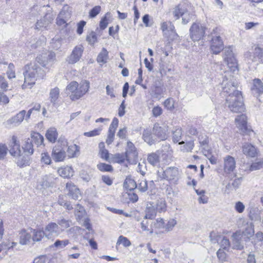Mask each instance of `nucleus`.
<instances>
[{"mask_svg":"<svg viewBox=\"0 0 263 263\" xmlns=\"http://www.w3.org/2000/svg\"><path fill=\"white\" fill-rule=\"evenodd\" d=\"M239 65L236 55L231 53V111L242 112L245 110L241 87Z\"/></svg>","mask_w":263,"mask_h":263,"instance_id":"1","label":"nucleus"},{"mask_svg":"<svg viewBox=\"0 0 263 263\" xmlns=\"http://www.w3.org/2000/svg\"><path fill=\"white\" fill-rule=\"evenodd\" d=\"M24 82L23 89H30L35 83L37 79H43L45 76V71L35 63H30L24 67Z\"/></svg>","mask_w":263,"mask_h":263,"instance_id":"2","label":"nucleus"},{"mask_svg":"<svg viewBox=\"0 0 263 263\" xmlns=\"http://www.w3.org/2000/svg\"><path fill=\"white\" fill-rule=\"evenodd\" d=\"M46 10V13L43 18L37 20L35 24L34 29L39 30L43 29L47 30L49 26L52 24L54 17L55 14L53 13L52 8L49 5L39 6H34L30 11V14L34 16L40 14V12Z\"/></svg>","mask_w":263,"mask_h":263,"instance_id":"3","label":"nucleus"},{"mask_svg":"<svg viewBox=\"0 0 263 263\" xmlns=\"http://www.w3.org/2000/svg\"><path fill=\"white\" fill-rule=\"evenodd\" d=\"M242 233H245V235H247L248 237L252 236L254 233L253 224L252 223H250L243 232L237 231L233 234L232 236L233 249L237 250H241L243 249V246L241 243Z\"/></svg>","mask_w":263,"mask_h":263,"instance_id":"4","label":"nucleus"},{"mask_svg":"<svg viewBox=\"0 0 263 263\" xmlns=\"http://www.w3.org/2000/svg\"><path fill=\"white\" fill-rule=\"evenodd\" d=\"M221 174L225 177H228L227 181H223V185L226 184L225 187L222 189V192L225 194L229 195L230 193V178L229 175L230 174V156L228 155L224 158V163L222 166V169L220 172Z\"/></svg>","mask_w":263,"mask_h":263,"instance_id":"5","label":"nucleus"},{"mask_svg":"<svg viewBox=\"0 0 263 263\" xmlns=\"http://www.w3.org/2000/svg\"><path fill=\"white\" fill-rule=\"evenodd\" d=\"M159 173L160 178L168 181H177L180 175L178 168L175 166L167 167L161 173Z\"/></svg>","mask_w":263,"mask_h":263,"instance_id":"6","label":"nucleus"},{"mask_svg":"<svg viewBox=\"0 0 263 263\" xmlns=\"http://www.w3.org/2000/svg\"><path fill=\"white\" fill-rule=\"evenodd\" d=\"M190 37L193 41H198L205 34V27L199 23H194L190 29Z\"/></svg>","mask_w":263,"mask_h":263,"instance_id":"7","label":"nucleus"},{"mask_svg":"<svg viewBox=\"0 0 263 263\" xmlns=\"http://www.w3.org/2000/svg\"><path fill=\"white\" fill-rule=\"evenodd\" d=\"M89 87L90 83L88 81H82L79 84V86L78 87L76 93L75 94H71L70 95V99L73 101L79 99L88 92Z\"/></svg>","mask_w":263,"mask_h":263,"instance_id":"8","label":"nucleus"},{"mask_svg":"<svg viewBox=\"0 0 263 263\" xmlns=\"http://www.w3.org/2000/svg\"><path fill=\"white\" fill-rule=\"evenodd\" d=\"M235 124L240 132L242 134H249L251 130L248 128L247 117L245 114L238 115L235 119Z\"/></svg>","mask_w":263,"mask_h":263,"instance_id":"9","label":"nucleus"},{"mask_svg":"<svg viewBox=\"0 0 263 263\" xmlns=\"http://www.w3.org/2000/svg\"><path fill=\"white\" fill-rule=\"evenodd\" d=\"M55 59V54L52 51H47L38 55L36 61L42 66L45 67L50 63L53 62Z\"/></svg>","mask_w":263,"mask_h":263,"instance_id":"10","label":"nucleus"},{"mask_svg":"<svg viewBox=\"0 0 263 263\" xmlns=\"http://www.w3.org/2000/svg\"><path fill=\"white\" fill-rule=\"evenodd\" d=\"M45 237L48 239L54 238L60 234V228L55 222L49 223L44 228Z\"/></svg>","mask_w":263,"mask_h":263,"instance_id":"11","label":"nucleus"},{"mask_svg":"<svg viewBox=\"0 0 263 263\" xmlns=\"http://www.w3.org/2000/svg\"><path fill=\"white\" fill-rule=\"evenodd\" d=\"M224 48V45L220 36H213L211 40L210 46L211 51L212 53L217 54L219 53Z\"/></svg>","mask_w":263,"mask_h":263,"instance_id":"12","label":"nucleus"},{"mask_svg":"<svg viewBox=\"0 0 263 263\" xmlns=\"http://www.w3.org/2000/svg\"><path fill=\"white\" fill-rule=\"evenodd\" d=\"M221 240L220 248L217 252V255L219 259H224L226 258V254H229L230 249V242L228 239L223 237Z\"/></svg>","mask_w":263,"mask_h":263,"instance_id":"13","label":"nucleus"},{"mask_svg":"<svg viewBox=\"0 0 263 263\" xmlns=\"http://www.w3.org/2000/svg\"><path fill=\"white\" fill-rule=\"evenodd\" d=\"M83 52V47L80 45L76 46L72 50L71 54L66 59L70 64H73L79 61Z\"/></svg>","mask_w":263,"mask_h":263,"instance_id":"14","label":"nucleus"},{"mask_svg":"<svg viewBox=\"0 0 263 263\" xmlns=\"http://www.w3.org/2000/svg\"><path fill=\"white\" fill-rule=\"evenodd\" d=\"M26 111L25 110L20 111L16 115L11 117L6 121V125L8 126H18L25 119Z\"/></svg>","mask_w":263,"mask_h":263,"instance_id":"15","label":"nucleus"},{"mask_svg":"<svg viewBox=\"0 0 263 263\" xmlns=\"http://www.w3.org/2000/svg\"><path fill=\"white\" fill-rule=\"evenodd\" d=\"M51 156L55 162L63 161L66 157L65 149L59 146H54L52 151Z\"/></svg>","mask_w":263,"mask_h":263,"instance_id":"16","label":"nucleus"},{"mask_svg":"<svg viewBox=\"0 0 263 263\" xmlns=\"http://www.w3.org/2000/svg\"><path fill=\"white\" fill-rule=\"evenodd\" d=\"M167 127L166 126L161 127L155 124L153 127V134L161 140H164L167 138Z\"/></svg>","mask_w":263,"mask_h":263,"instance_id":"17","label":"nucleus"},{"mask_svg":"<svg viewBox=\"0 0 263 263\" xmlns=\"http://www.w3.org/2000/svg\"><path fill=\"white\" fill-rule=\"evenodd\" d=\"M9 152L12 156L14 157L20 155L21 153L20 145L19 142L17 140V138L14 136L12 137Z\"/></svg>","mask_w":263,"mask_h":263,"instance_id":"18","label":"nucleus"},{"mask_svg":"<svg viewBox=\"0 0 263 263\" xmlns=\"http://www.w3.org/2000/svg\"><path fill=\"white\" fill-rule=\"evenodd\" d=\"M252 93L256 96H260L263 93V85L261 81L259 79H255L253 81L251 87Z\"/></svg>","mask_w":263,"mask_h":263,"instance_id":"19","label":"nucleus"},{"mask_svg":"<svg viewBox=\"0 0 263 263\" xmlns=\"http://www.w3.org/2000/svg\"><path fill=\"white\" fill-rule=\"evenodd\" d=\"M125 155L126 160L129 162L133 159H135L137 156L136 148L133 143L131 142H127V143Z\"/></svg>","mask_w":263,"mask_h":263,"instance_id":"20","label":"nucleus"},{"mask_svg":"<svg viewBox=\"0 0 263 263\" xmlns=\"http://www.w3.org/2000/svg\"><path fill=\"white\" fill-rule=\"evenodd\" d=\"M66 189L68 190V195L74 199H78L80 196L79 189L71 182L66 183Z\"/></svg>","mask_w":263,"mask_h":263,"instance_id":"21","label":"nucleus"},{"mask_svg":"<svg viewBox=\"0 0 263 263\" xmlns=\"http://www.w3.org/2000/svg\"><path fill=\"white\" fill-rule=\"evenodd\" d=\"M187 5L185 3L180 4L175 8L173 14L177 20L179 19L180 16H182L187 12Z\"/></svg>","mask_w":263,"mask_h":263,"instance_id":"22","label":"nucleus"},{"mask_svg":"<svg viewBox=\"0 0 263 263\" xmlns=\"http://www.w3.org/2000/svg\"><path fill=\"white\" fill-rule=\"evenodd\" d=\"M242 151L245 155L251 157H255L257 155L256 148L251 144L245 143L242 146Z\"/></svg>","mask_w":263,"mask_h":263,"instance_id":"23","label":"nucleus"},{"mask_svg":"<svg viewBox=\"0 0 263 263\" xmlns=\"http://www.w3.org/2000/svg\"><path fill=\"white\" fill-rule=\"evenodd\" d=\"M58 172L59 175L63 178H70L73 175V169L68 166L59 168Z\"/></svg>","mask_w":263,"mask_h":263,"instance_id":"24","label":"nucleus"},{"mask_svg":"<svg viewBox=\"0 0 263 263\" xmlns=\"http://www.w3.org/2000/svg\"><path fill=\"white\" fill-rule=\"evenodd\" d=\"M151 90L156 98H159L164 92V88L162 86L161 83L155 82L151 88Z\"/></svg>","mask_w":263,"mask_h":263,"instance_id":"25","label":"nucleus"},{"mask_svg":"<svg viewBox=\"0 0 263 263\" xmlns=\"http://www.w3.org/2000/svg\"><path fill=\"white\" fill-rule=\"evenodd\" d=\"M19 238L20 243L22 245H26L29 242L31 238V235L26 230H23L19 233Z\"/></svg>","mask_w":263,"mask_h":263,"instance_id":"26","label":"nucleus"},{"mask_svg":"<svg viewBox=\"0 0 263 263\" xmlns=\"http://www.w3.org/2000/svg\"><path fill=\"white\" fill-rule=\"evenodd\" d=\"M58 134L57 129L54 127H51L48 129L46 133L47 139L51 143H54L57 139Z\"/></svg>","mask_w":263,"mask_h":263,"instance_id":"27","label":"nucleus"},{"mask_svg":"<svg viewBox=\"0 0 263 263\" xmlns=\"http://www.w3.org/2000/svg\"><path fill=\"white\" fill-rule=\"evenodd\" d=\"M25 155H31L33 154L34 149L32 141L30 138L25 140L24 143L22 146Z\"/></svg>","mask_w":263,"mask_h":263,"instance_id":"28","label":"nucleus"},{"mask_svg":"<svg viewBox=\"0 0 263 263\" xmlns=\"http://www.w3.org/2000/svg\"><path fill=\"white\" fill-rule=\"evenodd\" d=\"M30 140L34 143L37 146L43 144L44 137L39 133L33 132L31 134Z\"/></svg>","mask_w":263,"mask_h":263,"instance_id":"29","label":"nucleus"},{"mask_svg":"<svg viewBox=\"0 0 263 263\" xmlns=\"http://www.w3.org/2000/svg\"><path fill=\"white\" fill-rule=\"evenodd\" d=\"M55 179V178L52 174L45 176L41 182V185L44 188L49 187L53 185Z\"/></svg>","mask_w":263,"mask_h":263,"instance_id":"30","label":"nucleus"},{"mask_svg":"<svg viewBox=\"0 0 263 263\" xmlns=\"http://www.w3.org/2000/svg\"><path fill=\"white\" fill-rule=\"evenodd\" d=\"M231 180H233L232 185L235 189L239 187L242 180V175L240 174L231 173Z\"/></svg>","mask_w":263,"mask_h":263,"instance_id":"31","label":"nucleus"},{"mask_svg":"<svg viewBox=\"0 0 263 263\" xmlns=\"http://www.w3.org/2000/svg\"><path fill=\"white\" fill-rule=\"evenodd\" d=\"M142 137L144 141L149 145L154 144L156 142L155 139L153 138L151 131L148 129H145L143 131Z\"/></svg>","mask_w":263,"mask_h":263,"instance_id":"32","label":"nucleus"},{"mask_svg":"<svg viewBox=\"0 0 263 263\" xmlns=\"http://www.w3.org/2000/svg\"><path fill=\"white\" fill-rule=\"evenodd\" d=\"M28 156L29 155L23 156L20 154L18 156H14L16 157V161L17 165L20 167H23L24 166L28 165L29 161Z\"/></svg>","mask_w":263,"mask_h":263,"instance_id":"33","label":"nucleus"},{"mask_svg":"<svg viewBox=\"0 0 263 263\" xmlns=\"http://www.w3.org/2000/svg\"><path fill=\"white\" fill-rule=\"evenodd\" d=\"M71 11L70 7L66 5L63 7L62 9L58 15L60 16V17H62L69 21L71 15Z\"/></svg>","mask_w":263,"mask_h":263,"instance_id":"34","label":"nucleus"},{"mask_svg":"<svg viewBox=\"0 0 263 263\" xmlns=\"http://www.w3.org/2000/svg\"><path fill=\"white\" fill-rule=\"evenodd\" d=\"M108 60V52L107 50L103 48L97 57V62L100 63L104 64Z\"/></svg>","mask_w":263,"mask_h":263,"instance_id":"35","label":"nucleus"},{"mask_svg":"<svg viewBox=\"0 0 263 263\" xmlns=\"http://www.w3.org/2000/svg\"><path fill=\"white\" fill-rule=\"evenodd\" d=\"M33 233L32 240L33 241H41L44 236H45L44 231L31 229Z\"/></svg>","mask_w":263,"mask_h":263,"instance_id":"36","label":"nucleus"},{"mask_svg":"<svg viewBox=\"0 0 263 263\" xmlns=\"http://www.w3.org/2000/svg\"><path fill=\"white\" fill-rule=\"evenodd\" d=\"M60 89L58 87H56L52 88L50 91L49 98L50 102L52 103L55 104L57 100L59 97Z\"/></svg>","mask_w":263,"mask_h":263,"instance_id":"37","label":"nucleus"},{"mask_svg":"<svg viewBox=\"0 0 263 263\" xmlns=\"http://www.w3.org/2000/svg\"><path fill=\"white\" fill-rule=\"evenodd\" d=\"M67 147V152L68 157L73 158L76 157L79 152L78 146L76 144H73Z\"/></svg>","mask_w":263,"mask_h":263,"instance_id":"38","label":"nucleus"},{"mask_svg":"<svg viewBox=\"0 0 263 263\" xmlns=\"http://www.w3.org/2000/svg\"><path fill=\"white\" fill-rule=\"evenodd\" d=\"M57 224L59 226H60L59 227L61 231H63L65 229L70 227L72 225V222L70 220L62 218L58 220Z\"/></svg>","mask_w":263,"mask_h":263,"instance_id":"39","label":"nucleus"},{"mask_svg":"<svg viewBox=\"0 0 263 263\" xmlns=\"http://www.w3.org/2000/svg\"><path fill=\"white\" fill-rule=\"evenodd\" d=\"M146 214L144 216L145 219H152L156 216L157 211L153 206H147L145 211Z\"/></svg>","mask_w":263,"mask_h":263,"instance_id":"40","label":"nucleus"},{"mask_svg":"<svg viewBox=\"0 0 263 263\" xmlns=\"http://www.w3.org/2000/svg\"><path fill=\"white\" fill-rule=\"evenodd\" d=\"M148 162L153 166L159 162V156L156 153H153L148 155L147 157Z\"/></svg>","mask_w":263,"mask_h":263,"instance_id":"41","label":"nucleus"},{"mask_svg":"<svg viewBox=\"0 0 263 263\" xmlns=\"http://www.w3.org/2000/svg\"><path fill=\"white\" fill-rule=\"evenodd\" d=\"M62 44V40L61 37H55L53 38L50 42V46L55 50L60 49Z\"/></svg>","mask_w":263,"mask_h":263,"instance_id":"42","label":"nucleus"},{"mask_svg":"<svg viewBox=\"0 0 263 263\" xmlns=\"http://www.w3.org/2000/svg\"><path fill=\"white\" fill-rule=\"evenodd\" d=\"M124 186L129 191H132L135 189L137 188V184L134 180L126 178L124 183Z\"/></svg>","mask_w":263,"mask_h":263,"instance_id":"43","label":"nucleus"},{"mask_svg":"<svg viewBox=\"0 0 263 263\" xmlns=\"http://www.w3.org/2000/svg\"><path fill=\"white\" fill-rule=\"evenodd\" d=\"M182 129L180 128H176L173 132V141L174 143L179 142L181 139Z\"/></svg>","mask_w":263,"mask_h":263,"instance_id":"44","label":"nucleus"},{"mask_svg":"<svg viewBox=\"0 0 263 263\" xmlns=\"http://www.w3.org/2000/svg\"><path fill=\"white\" fill-rule=\"evenodd\" d=\"M97 168L101 172H111L113 170L111 165L104 163H100L97 165Z\"/></svg>","mask_w":263,"mask_h":263,"instance_id":"45","label":"nucleus"},{"mask_svg":"<svg viewBox=\"0 0 263 263\" xmlns=\"http://www.w3.org/2000/svg\"><path fill=\"white\" fill-rule=\"evenodd\" d=\"M78 86L79 83L77 82L72 81L67 85L66 90L71 92L72 94H75Z\"/></svg>","mask_w":263,"mask_h":263,"instance_id":"46","label":"nucleus"},{"mask_svg":"<svg viewBox=\"0 0 263 263\" xmlns=\"http://www.w3.org/2000/svg\"><path fill=\"white\" fill-rule=\"evenodd\" d=\"M120 244H122L125 247H127L131 245V242L127 238L121 235L119 237L117 242V245Z\"/></svg>","mask_w":263,"mask_h":263,"instance_id":"47","label":"nucleus"},{"mask_svg":"<svg viewBox=\"0 0 263 263\" xmlns=\"http://www.w3.org/2000/svg\"><path fill=\"white\" fill-rule=\"evenodd\" d=\"M184 144L181 150L184 152H191L194 147V143L193 141H189L185 143L183 141L179 142V144Z\"/></svg>","mask_w":263,"mask_h":263,"instance_id":"48","label":"nucleus"},{"mask_svg":"<svg viewBox=\"0 0 263 263\" xmlns=\"http://www.w3.org/2000/svg\"><path fill=\"white\" fill-rule=\"evenodd\" d=\"M110 16V13L107 12L105 14V16L101 19L100 22V27L102 30L105 29L108 25V17Z\"/></svg>","mask_w":263,"mask_h":263,"instance_id":"49","label":"nucleus"},{"mask_svg":"<svg viewBox=\"0 0 263 263\" xmlns=\"http://www.w3.org/2000/svg\"><path fill=\"white\" fill-rule=\"evenodd\" d=\"M86 40L91 45H93L96 43L97 42V36L96 32L91 31L89 33V34L87 36Z\"/></svg>","mask_w":263,"mask_h":263,"instance_id":"50","label":"nucleus"},{"mask_svg":"<svg viewBox=\"0 0 263 263\" xmlns=\"http://www.w3.org/2000/svg\"><path fill=\"white\" fill-rule=\"evenodd\" d=\"M137 188L141 192H145L148 189L147 182L146 180H141L137 184Z\"/></svg>","mask_w":263,"mask_h":263,"instance_id":"51","label":"nucleus"},{"mask_svg":"<svg viewBox=\"0 0 263 263\" xmlns=\"http://www.w3.org/2000/svg\"><path fill=\"white\" fill-rule=\"evenodd\" d=\"M69 243V241L68 239L60 240H57L54 244L52 245V247L63 248L68 245Z\"/></svg>","mask_w":263,"mask_h":263,"instance_id":"52","label":"nucleus"},{"mask_svg":"<svg viewBox=\"0 0 263 263\" xmlns=\"http://www.w3.org/2000/svg\"><path fill=\"white\" fill-rule=\"evenodd\" d=\"M55 146H59L66 149L68 146V142L65 137H61L58 140V144Z\"/></svg>","mask_w":263,"mask_h":263,"instance_id":"53","label":"nucleus"},{"mask_svg":"<svg viewBox=\"0 0 263 263\" xmlns=\"http://www.w3.org/2000/svg\"><path fill=\"white\" fill-rule=\"evenodd\" d=\"M245 57L248 63L257 62V57L254 54L253 52H247Z\"/></svg>","mask_w":263,"mask_h":263,"instance_id":"54","label":"nucleus"},{"mask_svg":"<svg viewBox=\"0 0 263 263\" xmlns=\"http://www.w3.org/2000/svg\"><path fill=\"white\" fill-rule=\"evenodd\" d=\"M101 8L100 6H96L91 9L89 13V16L91 18L96 17L101 11Z\"/></svg>","mask_w":263,"mask_h":263,"instance_id":"55","label":"nucleus"},{"mask_svg":"<svg viewBox=\"0 0 263 263\" xmlns=\"http://www.w3.org/2000/svg\"><path fill=\"white\" fill-rule=\"evenodd\" d=\"M245 209V205L241 201H237L234 205V209L238 213H242Z\"/></svg>","mask_w":263,"mask_h":263,"instance_id":"56","label":"nucleus"},{"mask_svg":"<svg viewBox=\"0 0 263 263\" xmlns=\"http://www.w3.org/2000/svg\"><path fill=\"white\" fill-rule=\"evenodd\" d=\"M164 105L167 109L171 110L174 108V101L172 98H168L164 101Z\"/></svg>","mask_w":263,"mask_h":263,"instance_id":"57","label":"nucleus"},{"mask_svg":"<svg viewBox=\"0 0 263 263\" xmlns=\"http://www.w3.org/2000/svg\"><path fill=\"white\" fill-rule=\"evenodd\" d=\"M68 20L65 19L62 17H60V16H58L56 19V23L59 26H61L62 27H66L68 25L67 22Z\"/></svg>","mask_w":263,"mask_h":263,"instance_id":"58","label":"nucleus"},{"mask_svg":"<svg viewBox=\"0 0 263 263\" xmlns=\"http://www.w3.org/2000/svg\"><path fill=\"white\" fill-rule=\"evenodd\" d=\"M156 210L159 212H164L166 210V205L164 201L161 200L157 202Z\"/></svg>","mask_w":263,"mask_h":263,"instance_id":"59","label":"nucleus"},{"mask_svg":"<svg viewBox=\"0 0 263 263\" xmlns=\"http://www.w3.org/2000/svg\"><path fill=\"white\" fill-rule=\"evenodd\" d=\"M263 167V162L259 161L253 163L250 166V171H256Z\"/></svg>","mask_w":263,"mask_h":263,"instance_id":"60","label":"nucleus"},{"mask_svg":"<svg viewBox=\"0 0 263 263\" xmlns=\"http://www.w3.org/2000/svg\"><path fill=\"white\" fill-rule=\"evenodd\" d=\"M41 161L46 164H50L51 160L49 155L47 153H43L41 154Z\"/></svg>","mask_w":263,"mask_h":263,"instance_id":"61","label":"nucleus"},{"mask_svg":"<svg viewBox=\"0 0 263 263\" xmlns=\"http://www.w3.org/2000/svg\"><path fill=\"white\" fill-rule=\"evenodd\" d=\"M14 67L13 64H10L8 66V70L7 71V74L9 79H11L15 77V72L13 70Z\"/></svg>","mask_w":263,"mask_h":263,"instance_id":"62","label":"nucleus"},{"mask_svg":"<svg viewBox=\"0 0 263 263\" xmlns=\"http://www.w3.org/2000/svg\"><path fill=\"white\" fill-rule=\"evenodd\" d=\"M101 130H102V128L99 127L97 129H95L94 130H93L92 131L88 132H85L84 133V135L87 137L96 136L100 135Z\"/></svg>","mask_w":263,"mask_h":263,"instance_id":"63","label":"nucleus"},{"mask_svg":"<svg viewBox=\"0 0 263 263\" xmlns=\"http://www.w3.org/2000/svg\"><path fill=\"white\" fill-rule=\"evenodd\" d=\"M176 223L177 222L174 219H171L169 220L166 225L165 226L166 231L167 232L171 231Z\"/></svg>","mask_w":263,"mask_h":263,"instance_id":"64","label":"nucleus"}]
</instances>
